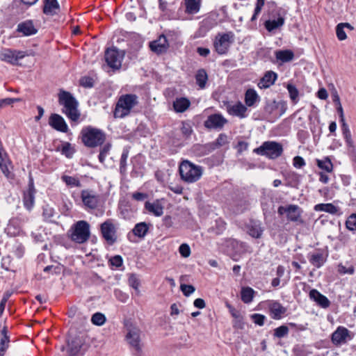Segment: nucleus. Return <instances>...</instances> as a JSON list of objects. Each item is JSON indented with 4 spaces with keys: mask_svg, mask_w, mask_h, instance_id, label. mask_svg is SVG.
<instances>
[{
    "mask_svg": "<svg viewBox=\"0 0 356 356\" xmlns=\"http://www.w3.org/2000/svg\"><path fill=\"white\" fill-rule=\"evenodd\" d=\"M58 102L63 106L62 112L68 119L74 122L79 121L81 116L78 109L79 102L70 92L60 90L58 94Z\"/></svg>",
    "mask_w": 356,
    "mask_h": 356,
    "instance_id": "1",
    "label": "nucleus"
},
{
    "mask_svg": "<svg viewBox=\"0 0 356 356\" xmlns=\"http://www.w3.org/2000/svg\"><path fill=\"white\" fill-rule=\"evenodd\" d=\"M139 104L138 97L135 94L122 95L118 99L113 111L115 118L128 116Z\"/></svg>",
    "mask_w": 356,
    "mask_h": 356,
    "instance_id": "2",
    "label": "nucleus"
},
{
    "mask_svg": "<svg viewBox=\"0 0 356 356\" xmlns=\"http://www.w3.org/2000/svg\"><path fill=\"white\" fill-rule=\"evenodd\" d=\"M82 143L88 147H96L102 145L106 140L105 133L97 128L88 126L81 131Z\"/></svg>",
    "mask_w": 356,
    "mask_h": 356,
    "instance_id": "3",
    "label": "nucleus"
},
{
    "mask_svg": "<svg viewBox=\"0 0 356 356\" xmlns=\"http://www.w3.org/2000/svg\"><path fill=\"white\" fill-rule=\"evenodd\" d=\"M179 171L182 180L187 183H194L202 177L203 169L202 167L186 160L180 163Z\"/></svg>",
    "mask_w": 356,
    "mask_h": 356,
    "instance_id": "4",
    "label": "nucleus"
},
{
    "mask_svg": "<svg viewBox=\"0 0 356 356\" xmlns=\"http://www.w3.org/2000/svg\"><path fill=\"white\" fill-rule=\"evenodd\" d=\"M254 152L269 159H276L282 154L283 147L282 144L275 141H266L254 149Z\"/></svg>",
    "mask_w": 356,
    "mask_h": 356,
    "instance_id": "5",
    "label": "nucleus"
},
{
    "mask_svg": "<svg viewBox=\"0 0 356 356\" xmlns=\"http://www.w3.org/2000/svg\"><path fill=\"white\" fill-rule=\"evenodd\" d=\"M234 40L235 35L232 31L218 33L213 41L216 51L220 55L227 54Z\"/></svg>",
    "mask_w": 356,
    "mask_h": 356,
    "instance_id": "6",
    "label": "nucleus"
},
{
    "mask_svg": "<svg viewBox=\"0 0 356 356\" xmlns=\"http://www.w3.org/2000/svg\"><path fill=\"white\" fill-rule=\"evenodd\" d=\"M70 238L77 243L86 242L90 234V225L85 220H79L70 229Z\"/></svg>",
    "mask_w": 356,
    "mask_h": 356,
    "instance_id": "7",
    "label": "nucleus"
},
{
    "mask_svg": "<svg viewBox=\"0 0 356 356\" xmlns=\"http://www.w3.org/2000/svg\"><path fill=\"white\" fill-rule=\"evenodd\" d=\"M277 213L280 216L285 214L288 221L296 222L297 225L304 223L302 218L303 211L298 205L289 204L286 206H280L277 209Z\"/></svg>",
    "mask_w": 356,
    "mask_h": 356,
    "instance_id": "8",
    "label": "nucleus"
},
{
    "mask_svg": "<svg viewBox=\"0 0 356 356\" xmlns=\"http://www.w3.org/2000/svg\"><path fill=\"white\" fill-rule=\"evenodd\" d=\"M123 58L124 54L115 47L108 48L105 51V60L113 70H119L121 67Z\"/></svg>",
    "mask_w": 356,
    "mask_h": 356,
    "instance_id": "9",
    "label": "nucleus"
},
{
    "mask_svg": "<svg viewBox=\"0 0 356 356\" xmlns=\"http://www.w3.org/2000/svg\"><path fill=\"white\" fill-rule=\"evenodd\" d=\"M81 198L84 207L88 209H95L99 202V195L95 191L90 189L82 190Z\"/></svg>",
    "mask_w": 356,
    "mask_h": 356,
    "instance_id": "10",
    "label": "nucleus"
},
{
    "mask_svg": "<svg viewBox=\"0 0 356 356\" xmlns=\"http://www.w3.org/2000/svg\"><path fill=\"white\" fill-rule=\"evenodd\" d=\"M127 333L126 334V340L128 343L134 348L137 351L140 350V330L138 327L133 325L132 324L126 325Z\"/></svg>",
    "mask_w": 356,
    "mask_h": 356,
    "instance_id": "11",
    "label": "nucleus"
},
{
    "mask_svg": "<svg viewBox=\"0 0 356 356\" xmlns=\"http://www.w3.org/2000/svg\"><path fill=\"white\" fill-rule=\"evenodd\" d=\"M26 56H28V54L26 51L11 49H6L1 54V57L3 60L13 65H17L19 60L24 58Z\"/></svg>",
    "mask_w": 356,
    "mask_h": 356,
    "instance_id": "12",
    "label": "nucleus"
},
{
    "mask_svg": "<svg viewBox=\"0 0 356 356\" xmlns=\"http://www.w3.org/2000/svg\"><path fill=\"white\" fill-rule=\"evenodd\" d=\"M35 193L33 179L30 177L28 188L23 193V204L28 211H31L34 207Z\"/></svg>",
    "mask_w": 356,
    "mask_h": 356,
    "instance_id": "13",
    "label": "nucleus"
},
{
    "mask_svg": "<svg viewBox=\"0 0 356 356\" xmlns=\"http://www.w3.org/2000/svg\"><path fill=\"white\" fill-rule=\"evenodd\" d=\"M353 336L350 332L345 327L339 326L337 330L332 334V342L336 345L339 346L346 343L347 341L351 340Z\"/></svg>",
    "mask_w": 356,
    "mask_h": 356,
    "instance_id": "14",
    "label": "nucleus"
},
{
    "mask_svg": "<svg viewBox=\"0 0 356 356\" xmlns=\"http://www.w3.org/2000/svg\"><path fill=\"white\" fill-rule=\"evenodd\" d=\"M227 123V120L220 113H215L208 116L204 125L209 129H221Z\"/></svg>",
    "mask_w": 356,
    "mask_h": 356,
    "instance_id": "15",
    "label": "nucleus"
},
{
    "mask_svg": "<svg viewBox=\"0 0 356 356\" xmlns=\"http://www.w3.org/2000/svg\"><path fill=\"white\" fill-rule=\"evenodd\" d=\"M266 305L269 310L270 316L275 320L282 318L287 311L286 308L277 300H268Z\"/></svg>",
    "mask_w": 356,
    "mask_h": 356,
    "instance_id": "16",
    "label": "nucleus"
},
{
    "mask_svg": "<svg viewBox=\"0 0 356 356\" xmlns=\"http://www.w3.org/2000/svg\"><path fill=\"white\" fill-rule=\"evenodd\" d=\"M101 232L103 238L110 244L115 241L116 229L111 220L108 219L101 225Z\"/></svg>",
    "mask_w": 356,
    "mask_h": 356,
    "instance_id": "17",
    "label": "nucleus"
},
{
    "mask_svg": "<svg viewBox=\"0 0 356 356\" xmlns=\"http://www.w3.org/2000/svg\"><path fill=\"white\" fill-rule=\"evenodd\" d=\"M151 51L156 54L165 53L169 47V43L164 35H161L156 40L149 42Z\"/></svg>",
    "mask_w": 356,
    "mask_h": 356,
    "instance_id": "18",
    "label": "nucleus"
},
{
    "mask_svg": "<svg viewBox=\"0 0 356 356\" xmlns=\"http://www.w3.org/2000/svg\"><path fill=\"white\" fill-rule=\"evenodd\" d=\"M49 124L58 131L66 133L68 131V127L64 118L56 113H52L49 116Z\"/></svg>",
    "mask_w": 356,
    "mask_h": 356,
    "instance_id": "19",
    "label": "nucleus"
},
{
    "mask_svg": "<svg viewBox=\"0 0 356 356\" xmlns=\"http://www.w3.org/2000/svg\"><path fill=\"white\" fill-rule=\"evenodd\" d=\"M17 32L21 33L22 36H31L38 33V28L31 19H27L18 24Z\"/></svg>",
    "mask_w": 356,
    "mask_h": 356,
    "instance_id": "20",
    "label": "nucleus"
},
{
    "mask_svg": "<svg viewBox=\"0 0 356 356\" xmlns=\"http://www.w3.org/2000/svg\"><path fill=\"white\" fill-rule=\"evenodd\" d=\"M309 298L314 301L320 307L327 309L330 306V301L316 289H312L309 294Z\"/></svg>",
    "mask_w": 356,
    "mask_h": 356,
    "instance_id": "21",
    "label": "nucleus"
},
{
    "mask_svg": "<svg viewBox=\"0 0 356 356\" xmlns=\"http://www.w3.org/2000/svg\"><path fill=\"white\" fill-rule=\"evenodd\" d=\"M308 259L312 266L316 268H320L325 263L327 255H325L321 250H318L316 252L309 254L308 255Z\"/></svg>",
    "mask_w": 356,
    "mask_h": 356,
    "instance_id": "22",
    "label": "nucleus"
},
{
    "mask_svg": "<svg viewBox=\"0 0 356 356\" xmlns=\"http://www.w3.org/2000/svg\"><path fill=\"white\" fill-rule=\"evenodd\" d=\"M227 111L229 115L237 116L240 118H244L246 116L245 113L247 111V107L241 102H238L234 105H227Z\"/></svg>",
    "mask_w": 356,
    "mask_h": 356,
    "instance_id": "23",
    "label": "nucleus"
},
{
    "mask_svg": "<svg viewBox=\"0 0 356 356\" xmlns=\"http://www.w3.org/2000/svg\"><path fill=\"white\" fill-rule=\"evenodd\" d=\"M83 343L79 337H74L67 340V353L70 355H76L81 350Z\"/></svg>",
    "mask_w": 356,
    "mask_h": 356,
    "instance_id": "24",
    "label": "nucleus"
},
{
    "mask_svg": "<svg viewBox=\"0 0 356 356\" xmlns=\"http://www.w3.org/2000/svg\"><path fill=\"white\" fill-rule=\"evenodd\" d=\"M247 228L249 235L255 238H261L264 232V227L258 220H251L248 225Z\"/></svg>",
    "mask_w": 356,
    "mask_h": 356,
    "instance_id": "25",
    "label": "nucleus"
},
{
    "mask_svg": "<svg viewBox=\"0 0 356 356\" xmlns=\"http://www.w3.org/2000/svg\"><path fill=\"white\" fill-rule=\"evenodd\" d=\"M277 79V73L273 71H268L258 83V86L260 88H268L275 83Z\"/></svg>",
    "mask_w": 356,
    "mask_h": 356,
    "instance_id": "26",
    "label": "nucleus"
},
{
    "mask_svg": "<svg viewBox=\"0 0 356 356\" xmlns=\"http://www.w3.org/2000/svg\"><path fill=\"white\" fill-rule=\"evenodd\" d=\"M43 13L47 15H54L60 10V6L57 0H43Z\"/></svg>",
    "mask_w": 356,
    "mask_h": 356,
    "instance_id": "27",
    "label": "nucleus"
},
{
    "mask_svg": "<svg viewBox=\"0 0 356 356\" xmlns=\"http://www.w3.org/2000/svg\"><path fill=\"white\" fill-rule=\"evenodd\" d=\"M145 208L149 213L155 216H161L163 213V207L158 200L153 202H146Z\"/></svg>",
    "mask_w": 356,
    "mask_h": 356,
    "instance_id": "28",
    "label": "nucleus"
},
{
    "mask_svg": "<svg viewBox=\"0 0 356 356\" xmlns=\"http://www.w3.org/2000/svg\"><path fill=\"white\" fill-rule=\"evenodd\" d=\"M191 106L190 101L186 97L177 98L173 102V108L177 113L186 111Z\"/></svg>",
    "mask_w": 356,
    "mask_h": 356,
    "instance_id": "29",
    "label": "nucleus"
},
{
    "mask_svg": "<svg viewBox=\"0 0 356 356\" xmlns=\"http://www.w3.org/2000/svg\"><path fill=\"white\" fill-rule=\"evenodd\" d=\"M275 58L282 63H288L294 58V53L290 49L277 50L275 52Z\"/></svg>",
    "mask_w": 356,
    "mask_h": 356,
    "instance_id": "30",
    "label": "nucleus"
},
{
    "mask_svg": "<svg viewBox=\"0 0 356 356\" xmlns=\"http://www.w3.org/2000/svg\"><path fill=\"white\" fill-rule=\"evenodd\" d=\"M150 225L145 222L137 223L132 229V232L136 236L144 238L147 234Z\"/></svg>",
    "mask_w": 356,
    "mask_h": 356,
    "instance_id": "31",
    "label": "nucleus"
},
{
    "mask_svg": "<svg viewBox=\"0 0 356 356\" xmlns=\"http://www.w3.org/2000/svg\"><path fill=\"white\" fill-rule=\"evenodd\" d=\"M259 97L256 90L252 88L248 89L245 94V103L249 106H253L259 101Z\"/></svg>",
    "mask_w": 356,
    "mask_h": 356,
    "instance_id": "32",
    "label": "nucleus"
},
{
    "mask_svg": "<svg viewBox=\"0 0 356 356\" xmlns=\"http://www.w3.org/2000/svg\"><path fill=\"white\" fill-rule=\"evenodd\" d=\"M255 291L249 286L242 287L241 291V300L246 304H249L252 302Z\"/></svg>",
    "mask_w": 356,
    "mask_h": 356,
    "instance_id": "33",
    "label": "nucleus"
},
{
    "mask_svg": "<svg viewBox=\"0 0 356 356\" xmlns=\"http://www.w3.org/2000/svg\"><path fill=\"white\" fill-rule=\"evenodd\" d=\"M284 24V18L279 17L277 19H269L266 21L264 26L268 31L271 32L281 26Z\"/></svg>",
    "mask_w": 356,
    "mask_h": 356,
    "instance_id": "34",
    "label": "nucleus"
},
{
    "mask_svg": "<svg viewBox=\"0 0 356 356\" xmlns=\"http://www.w3.org/2000/svg\"><path fill=\"white\" fill-rule=\"evenodd\" d=\"M201 0H185L186 12L189 14L197 13L200 8Z\"/></svg>",
    "mask_w": 356,
    "mask_h": 356,
    "instance_id": "35",
    "label": "nucleus"
},
{
    "mask_svg": "<svg viewBox=\"0 0 356 356\" xmlns=\"http://www.w3.org/2000/svg\"><path fill=\"white\" fill-rule=\"evenodd\" d=\"M195 80L198 86L202 89L204 88L208 80L206 70L204 69L199 70L195 75Z\"/></svg>",
    "mask_w": 356,
    "mask_h": 356,
    "instance_id": "36",
    "label": "nucleus"
},
{
    "mask_svg": "<svg viewBox=\"0 0 356 356\" xmlns=\"http://www.w3.org/2000/svg\"><path fill=\"white\" fill-rule=\"evenodd\" d=\"M286 89L288 90V92H289V97H290L291 102L294 104H296L298 102V101H299V91H298V90L297 89L296 86H294L292 83H288L287 86H286Z\"/></svg>",
    "mask_w": 356,
    "mask_h": 356,
    "instance_id": "37",
    "label": "nucleus"
},
{
    "mask_svg": "<svg viewBox=\"0 0 356 356\" xmlns=\"http://www.w3.org/2000/svg\"><path fill=\"white\" fill-rule=\"evenodd\" d=\"M314 209L316 211H325L331 214H335L338 211L337 207L330 203L316 204Z\"/></svg>",
    "mask_w": 356,
    "mask_h": 356,
    "instance_id": "38",
    "label": "nucleus"
},
{
    "mask_svg": "<svg viewBox=\"0 0 356 356\" xmlns=\"http://www.w3.org/2000/svg\"><path fill=\"white\" fill-rule=\"evenodd\" d=\"M55 213V210L49 204H45L42 207V217L44 220L47 222H52V218Z\"/></svg>",
    "mask_w": 356,
    "mask_h": 356,
    "instance_id": "39",
    "label": "nucleus"
},
{
    "mask_svg": "<svg viewBox=\"0 0 356 356\" xmlns=\"http://www.w3.org/2000/svg\"><path fill=\"white\" fill-rule=\"evenodd\" d=\"M317 165L319 168L324 170L327 172H331L333 170L332 163L327 157L323 160H317Z\"/></svg>",
    "mask_w": 356,
    "mask_h": 356,
    "instance_id": "40",
    "label": "nucleus"
},
{
    "mask_svg": "<svg viewBox=\"0 0 356 356\" xmlns=\"http://www.w3.org/2000/svg\"><path fill=\"white\" fill-rule=\"evenodd\" d=\"M61 179L66 184V185L70 187H81V184L79 179L74 177L68 175H63Z\"/></svg>",
    "mask_w": 356,
    "mask_h": 356,
    "instance_id": "41",
    "label": "nucleus"
},
{
    "mask_svg": "<svg viewBox=\"0 0 356 356\" xmlns=\"http://www.w3.org/2000/svg\"><path fill=\"white\" fill-rule=\"evenodd\" d=\"M60 152L61 154L65 155L67 158H72L75 152V149L70 143L65 142L62 145Z\"/></svg>",
    "mask_w": 356,
    "mask_h": 356,
    "instance_id": "42",
    "label": "nucleus"
},
{
    "mask_svg": "<svg viewBox=\"0 0 356 356\" xmlns=\"http://www.w3.org/2000/svg\"><path fill=\"white\" fill-rule=\"evenodd\" d=\"M106 316L104 314L100 312L95 313L91 318V322L92 324L98 326L104 325L106 322Z\"/></svg>",
    "mask_w": 356,
    "mask_h": 356,
    "instance_id": "43",
    "label": "nucleus"
},
{
    "mask_svg": "<svg viewBox=\"0 0 356 356\" xmlns=\"http://www.w3.org/2000/svg\"><path fill=\"white\" fill-rule=\"evenodd\" d=\"M289 332L288 326L282 325L274 330L273 335L275 337L281 339L288 335Z\"/></svg>",
    "mask_w": 356,
    "mask_h": 356,
    "instance_id": "44",
    "label": "nucleus"
},
{
    "mask_svg": "<svg viewBox=\"0 0 356 356\" xmlns=\"http://www.w3.org/2000/svg\"><path fill=\"white\" fill-rule=\"evenodd\" d=\"M128 156H129V151L127 149H124L122 153L120 161V171L121 174L124 175L126 173L127 160Z\"/></svg>",
    "mask_w": 356,
    "mask_h": 356,
    "instance_id": "45",
    "label": "nucleus"
},
{
    "mask_svg": "<svg viewBox=\"0 0 356 356\" xmlns=\"http://www.w3.org/2000/svg\"><path fill=\"white\" fill-rule=\"evenodd\" d=\"M227 143V137L224 134H220L217 139L216 140V142L213 144H211V149H214L216 147H222L225 145Z\"/></svg>",
    "mask_w": 356,
    "mask_h": 356,
    "instance_id": "46",
    "label": "nucleus"
},
{
    "mask_svg": "<svg viewBox=\"0 0 356 356\" xmlns=\"http://www.w3.org/2000/svg\"><path fill=\"white\" fill-rule=\"evenodd\" d=\"M108 264L112 267L119 268L123 265L122 257L120 255H115L109 259Z\"/></svg>",
    "mask_w": 356,
    "mask_h": 356,
    "instance_id": "47",
    "label": "nucleus"
},
{
    "mask_svg": "<svg viewBox=\"0 0 356 356\" xmlns=\"http://www.w3.org/2000/svg\"><path fill=\"white\" fill-rule=\"evenodd\" d=\"M346 226L350 231H356V213H353L348 218Z\"/></svg>",
    "mask_w": 356,
    "mask_h": 356,
    "instance_id": "48",
    "label": "nucleus"
},
{
    "mask_svg": "<svg viewBox=\"0 0 356 356\" xmlns=\"http://www.w3.org/2000/svg\"><path fill=\"white\" fill-rule=\"evenodd\" d=\"M250 318L256 325L263 326L265 323L266 317L263 314L255 313L250 315Z\"/></svg>",
    "mask_w": 356,
    "mask_h": 356,
    "instance_id": "49",
    "label": "nucleus"
},
{
    "mask_svg": "<svg viewBox=\"0 0 356 356\" xmlns=\"http://www.w3.org/2000/svg\"><path fill=\"white\" fill-rule=\"evenodd\" d=\"M265 0H257L254 14L251 17V21L254 22L257 19V16L260 14L263 6H264Z\"/></svg>",
    "mask_w": 356,
    "mask_h": 356,
    "instance_id": "50",
    "label": "nucleus"
},
{
    "mask_svg": "<svg viewBox=\"0 0 356 356\" xmlns=\"http://www.w3.org/2000/svg\"><path fill=\"white\" fill-rule=\"evenodd\" d=\"M111 147V144L107 143L101 148L99 154V161L100 163H103L104 162L105 158L106 157L108 152L110 151Z\"/></svg>",
    "mask_w": 356,
    "mask_h": 356,
    "instance_id": "51",
    "label": "nucleus"
},
{
    "mask_svg": "<svg viewBox=\"0 0 356 356\" xmlns=\"http://www.w3.org/2000/svg\"><path fill=\"white\" fill-rule=\"evenodd\" d=\"M9 342L10 339L8 336L2 337L0 341V356L4 355L6 350L8 348Z\"/></svg>",
    "mask_w": 356,
    "mask_h": 356,
    "instance_id": "52",
    "label": "nucleus"
},
{
    "mask_svg": "<svg viewBox=\"0 0 356 356\" xmlns=\"http://www.w3.org/2000/svg\"><path fill=\"white\" fill-rule=\"evenodd\" d=\"M79 83L84 88H92L94 86V79L90 76H83L79 80Z\"/></svg>",
    "mask_w": 356,
    "mask_h": 356,
    "instance_id": "53",
    "label": "nucleus"
},
{
    "mask_svg": "<svg viewBox=\"0 0 356 356\" xmlns=\"http://www.w3.org/2000/svg\"><path fill=\"white\" fill-rule=\"evenodd\" d=\"M181 131L183 136H185L186 138L190 136L193 131L192 127L191 126L190 123L186 122H182Z\"/></svg>",
    "mask_w": 356,
    "mask_h": 356,
    "instance_id": "54",
    "label": "nucleus"
},
{
    "mask_svg": "<svg viewBox=\"0 0 356 356\" xmlns=\"http://www.w3.org/2000/svg\"><path fill=\"white\" fill-rule=\"evenodd\" d=\"M179 252L181 257L187 258L191 255V248L187 243H182L179 248Z\"/></svg>",
    "mask_w": 356,
    "mask_h": 356,
    "instance_id": "55",
    "label": "nucleus"
},
{
    "mask_svg": "<svg viewBox=\"0 0 356 356\" xmlns=\"http://www.w3.org/2000/svg\"><path fill=\"white\" fill-rule=\"evenodd\" d=\"M336 33L337 38L339 40H344L345 39H346L347 36L344 31V24H342L341 23L337 24L336 27Z\"/></svg>",
    "mask_w": 356,
    "mask_h": 356,
    "instance_id": "56",
    "label": "nucleus"
},
{
    "mask_svg": "<svg viewBox=\"0 0 356 356\" xmlns=\"http://www.w3.org/2000/svg\"><path fill=\"white\" fill-rule=\"evenodd\" d=\"M22 99L20 98H5L0 99V110L6 106L11 105L14 103L19 102Z\"/></svg>",
    "mask_w": 356,
    "mask_h": 356,
    "instance_id": "57",
    "label": "nucleus"
},
{
    "mask_svg": "<svg viewBox=\"0 0 356 356\" xmlns=\"http://www.w3.org/2000/svg\"><path fill=\"white\" fill-rule=\"evenodd\" d=\"M180 289L185 296H189L195 290L193 286L185 284H181Z\"/></svg>",
    "mask_w": 356,
    "mask_h": 356,
    "instance_id": "58",
    "label": "nucleus"
},
{
    "mask_svg": "<svg viewBox=\"0 0 356 356\" xmlns=\"http://www.w3.org/2000/svg\"><path fill=\"white\" fill-rule=\"evenodd\" d=\"M344 140L346 145L348 152L351 154H355L356 152V147L355 145L352 137L346 138L344 139Z\"/></svg>",
    "mask_w": 356,
    "mask_h": 356,
    "instance_id": "59",
    "label": "nucleus"
},
{
    "mask_svg": "<svg viewBox=\"0 0 356 356\" xmlns=\"http://www.w3.org/2000/svg\"><path fill=\"white\" fill-rule=\"evenodd\" d=\"M129 285L136 290H138L140 286V281L135 274L130 275L129 277Z\"/></svg>",
    "mask_w": 356,
    "mask_h": 356,
    "instance_id": "60",
    "label": "nucleus"
},
{
    "mask_svg": "<svg viewBox=\"0 0 356 356\" xmlns=\"http://www.w3.org/2000/svg\"><path fill=\"white\" fill-rule=\"evenodd\" d=\"M62 266H47L44 268V271L45 273H49L52 272V273L56 275H59L61 273L62 270Z\"/></svg>",
    "mask_w": 356,
    "mask_h": 356,
    "instance_id": "61",
    "label": "nucleus"
},
{
    "mask_svg": "<svg viewBox=\"0 0 356 356\" xmlns=\"http://www.w3.org/2000/svg\"><path fill=\"white\" fill-rule=\"evenodd\" d=\"M293 166L296 168H301L305 165V161L302 157L296 156L293 159Z\"/></svg>",
    "mask_w": 356,
    "mask_h": 356,
    "instance_id": "62",
    "label": "nucleus"
},
{
    "mask_svg": "<svg viewBox=\"0 0 356 356\" xmlns=\"http://www.w3.org/2000/svg\"><path fill=\"white\" fill-rule=\"evenodd\" d=\"M216 233L218 234H221L226 229V223L220 218L216 220Z\"/></svg>",
    "mask_w": 356,
    "mask_h": 356,
    "instance_id": "63",
    "label": "nucleus"
},
{
    "mask_svg": "<svg viewBox=\"0 0 356 356\" xmlns=\"http://www.w3.org/2000/svg\"><path fill=\"white\" fill-rule=\"evenodd\" d=\"M233 327L237 329L244 328L243 318L242 316H239L238 318H234L233 321Z\"/></svg>",
    "mask_w": 356,
    "mask_h": 356,
    "instance_id": "64",
    "label": "nucleus"
}]
</instances>
